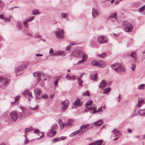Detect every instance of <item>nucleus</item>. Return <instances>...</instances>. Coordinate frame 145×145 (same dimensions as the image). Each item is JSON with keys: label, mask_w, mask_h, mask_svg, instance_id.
Returning a JSON list of instances; mask_svg holds the SVG:
<instances>
[{"label": "nucleus", "mask_w": 145, "mask_h": 145, "mask_svg": "<svg viewBox=\"0 0 145 145\" xmlns=\"http://www.w3.org/2000/svg\"><path fill=\"white\" fill-rule=\"evenodd\" d=\"M111 67L117 72H125V69L123 65L118 63H115L112 64Z\"/></svg>", "instance_id": "nucleus-1"}, {"label": "nucleus", "mask_w": 145, "mask_h": 145, "mask_svg": "<svg viewBox=\"0 0 145 145\" xmlns=\"http://www.w3.org/2000/svg\"><path fill=\"white\" fill-rule=\"evenodd\" d=\"M122 27H125L124 29L125 31L127 32L131 31L133 28L132 24L126 21H124L122 24Z\"/></svg>", "instance_id": "nucleus-2"}, {"label": "nucleus", "mask_w": 145, "mask_h": 145, "mask_svg": "<svg viewBox=\"0 0 145 145\" xmlns=\"http://www.w3.org/2000/svg\"><path fill=\"white\" fill-rule=\"evenodd\" d=\"M81 54L82 55V59L85 61L87 59L88 56L87 54L83 51L80 50H77L72 53L71 55L76 56Z\"/></svg>", "instance_id": "nucleus-3"}, {"label": "nucleus", "mask_w": 145, "mask_h": 145, "mask_svg": "<svg viewBox=\"0 0 145 145\" xmlns=\"http://www.w3.org/2000/svg\"><path fill=\"white\" fill-rule=\"evenodd\" d=\"M59 123L60 127L61 128L62 127V129H63V127H68L73 125L74 123V122L72 120L69 119L67 122L65 123H63L60 120L59 121Z\"/></svg>", "instance_id": "nucleus-4"}, {"label": "nucleus", "mask_w": 145, "mask_h": 145, "mask_svg": "<svg viewBox=\"0 0 145 145\" xmlns=\"http://www.w3.org/2000/svg\"><path fill=\"white\" fill-rule=\"evenodd\" d=\"M54 33L56 37L57 38L62 39L64 37V32L63 29L60 30V29H58L55 31Z\"/></svg>", "instance_id": "nucleus-5"}, {"label": "nucleus", "mask_w": 145, "mask_h": 145, "mask_svg": "<svg viewBox=\"0 0 145 145\" xmlns=\"http://www.w3.org/2000/svg\"><path fill=\"white\" fill-rule=\"evenodd\" d=\"M97 40L101 44L106 43L108 40V38L106 36L101 35L99 37L97 38Z\"/></svg>", "instance_id": "nucleus-6"}, {"label": "nucleus", "mask_w": 145, "mask_h": 145, "mask_svg": "<svg viewBox=\"0 0 145 145\" xmlns=\"http://www.w3.org/2000/svg\"><path fill=\"white\" fill-rule=\"evenodd\" d=\"M34 92L36 99H39L41 98L40 95L42 93V90L40 88H36L34 89Z\"/></svg>", "instance_id": "nucleus-7"}, {"label": "nucleus", "mask_w": 145, "mask_h": 145, "mask_svg": "<svg viewBox=\"0 0 145 145\" xmlns=\"http://www.w3.org/2000/svg\"><path fill=\"white\" fill-rule=\"evenodd\" d=\"M10 117L13 121H15L18 118V114L17 111L13 110L10 113Z\"/></svg>", "instance_id": "nucleus-8"}, {"label": "nucleus", "mask_w": 145, "mask_h": 145, "mask_svg": "<svg viewBox=\"0 0 145 145\" xmlns=\"http://www.w3.org/2000/svg\"><path fill=\"white\" fill-rule=\"evenodd\" d=\"M26 109L25 108H22V112L18 114V117L20 119H24L25 117Z\"/></svg>", "instance_id": "nucleus-9"}, {"label": "nucleus", "mask_w": 145, "mask_h": 145, "mask_svg": "<svg viewBox=\"0 0 145 145\" xmlns=\"http://www.w3.org/2000/svg\"><path fill=\"white\" fill-rule=\"evenodd\" d=\"M0 82H3L4 86H6L9 84V81L8 79L6 78L3 77L1 76H0Z\"/></svg>", "instance_id": "nucleus-10"}, {"label": "nucleus", "mask_w": 145, "mask_h": 145, "mask_svg": "<svg viewBox=\"0 0 145 145\" xmlns=\"http://www.w3.org/2000/svg\"><path fill=\"white\" fill-rule=\"evenodd\" d=\"M96 106L93 105L91 107H88V111L91 114H94L96 112Z\"/></svg>", "instance_id": "nucleus-11"}, {"label": "nucleus", "mask_w": 145, "mask_h": 145, "mask_svg": "<svg viewBox=\"0 0 145 145\" xmlns=\"http://www.w3.org/2000/svg\"><path fill=\"white\" fill-rule=\"evenodd\" d=\"M69 103V101L67 100H66L64 101H62L61 102L62 110H64L68 107Z\"/></svg>", "instance_id": "nucleus-12"}, {"label": "nucleus", "mask_w": 145, "mask_h": 145, "mask_svg": "<svg viewBox=\"0 0 145 145\" xmlns=\"http://www.w3.org/2000/svg\"><path fill=\"white\" fill-rule=\"evenodd\" d=\"M56 133V131L55 130L51 129L48 131L47 135L48 137H53Z\"/></svg>", "instance_id": "nucleus-13"}, {"label": "nucleus", "mask_w": 145, "mask_h": 145, "mask_svg": "<svg viewBox=\"0 0 145 145\" xmlns=\"http://www.w3.org/2000/svg\"><path fill=\"white\" fill-rule=\"evenodd\" d=\"M99 14V12L97 10L94 8L92 9V14L93 18H96Z\"/></svg>", "instance_id": "nucleus-14"}, {"label": "nucleus", "mask_w": 145, "mask_h": 145, "mask_svg": "<svg viewBox=\"0 0 145 145\" xmlns=\"http://www.w3.org/2000/svg\"><path fill=\"white\" fill-rule=\"evenodd\" d=\"M65 55L66 53L65 52L62 51H59L54 52L53 54H52V55L56 56H64Z\"/></svg>", "instance_id": "nucleus-15"}, {"label": "nucleus", "mask_w": 145, "mask_h": 145, "mask_svg": "<svg viewBox=\"0 0 145 145\" xmlns=\"http://www.w3.org/2000/svg\"><path fill=\"white\" fill-rule=\"evenodd\" d=\"M27 65L25 64H23L17 67L15 71L17 72L23 70L25 68L27 67Z\"/></svg>", "instance_id": "nucleus-16"}, {"label": "nucleus", "mask_w": 145, "mask_h": 145, "mask_svg": "<svg viewBox=\"0 0 145 145\" xmlns=\"http://www.w3.org/2000/svg\"><path fill=\"white\" fill-rule=\"evenodd\" d=\"M23 95H24L25 97L27 98L31 97L32 98H33V97L32 95V93L28 91H25L23 93Z\"/></svg>", "instance_id": "nucleus-17"}, {"label": "nucleus", "mask_w": 145, "mask_h": 145, "mask_svg": "<svg viewBox=\"0 0 145 145\" xmlns=\"http://www.w3.org/2000/svg\"><path fill=\"white\" fill-rule=\"evenodd\" d=\"M138 11L142 14L145 15V5L140 7L138 10Z\"/></svg>", "instance_id": "nucleus-18"}, {"label": "nucleus", "mask_w": 145, "mask_h": 145, "mask_svg": "<svg viewBox=\"0 0 145 145\" xmlns=\"http://www.w3.org/2000/svg\"><path fill=\"white\" fill-rule=\"evenodd\" d=\"M90 125H91V126L89 128V129H91L93 127V123H91V124H87L86 125H82L80 127V129H80V130L81 129H86L88 128V126H90Z\"/></svg>", "instance_id": "nucleus-19"}, {"label": "nucleus", "mask_w": 145, "mask_h": 145, "mask_svg": "<svg viewBox=\"0 0 145 145\" xmlns=\"http://www.w3.org/2000/svg\"><path fill=\"white\" fill-rule=\"evenodd\" d=\"M95 126L96 127H98L101 126L103 123V121L102 120H100L98 121H95L94 123Z\"/></svg>", "instance_id": "nucleus-20"}, {"label": "nucleus", "mask_w": 145, "mask_h": 145, "mask_svg": "<svg viewBox=\"0 0 145 145\" xmlns=\"http://www.w3.org/2000/svg\"><path fill=\"white\" fill-rule=\"evenodd\" d=\"M103 141L102 140H97L96 142H93L89 144V145H101Z\"/></svg>", "instance_id": "nucleus-21"}, {"label": "nucleus", "mask_w": 145, "mask_h": 145, "mask_svg": "<svg viewBox=\"0 0 145 145\" xmlns=\"http://www.w3.org/2000/svg\"><path fill=\"white\" fill-rule=\"evenodd\" d=\"M82 102L80 101L79 99H77L74 102V105L75 106H80L82 105Z\"/></svg>", "instance_id": "nucleus-22"}, {"label": "nucleus", "mask_w": 145, "mask_h": 145, "mask_svg": "<svg viewBox=\"0 0 145 145\" xmlns=\"http://www.w3.org/2000/svg\"><path fill=\"white\" fill-rule=\"evenodd\" d=\"M97 74L96 73L93 75V74H91L90 75V78L92 80L95 81H97Z\"/></svg>", "instance_id": "nucleus-23"}, {"label": "nucleus", "mask_w": 145, "mask_h": 145, "mask_svg": "<svg viewBox=\"0 0 145 145\" xmlns=\"http://www.w3.org/2000/svg\"><path fill=\"white\" fill-rule=\"evenodd\" d=\"M106 85V81L105 80H102L99 86V87L102 88V89L105 87Z\"/></svg>", "instance_id": "nucleus-24"}, {"label": "nucleus", "mask_w": 145, "mask_h": 145, "mask_svg": "<svg viewBox=\"0 0 145 145\" xmlns=\"http://www.w3.org/2000/svg\"><path fill=\"white\" fill-rule=\"evenodd\" d=\"M138 104L137 105L139 107H141L142 105L145 103L144 100L142 99H138Z\"/></svg>", "instance_id": "nucleus-25"}, {"label": "nucleus", "mask_w": 145, "mask_h": 145, "mask_svg": "<svg viewBox=\"0 0 145 145\" xmlns=\"http://www.w3.org/2000/svg\"><path fill=\"white\" fill-rule=\"evenodd\" d=\"M34 133H35L38 134L40 136V138L43 137L44 135V134L43 132L40 133L39 131L37 129H35Z\"/></svg>", "instance_id": "nucleus-26"}, {"label": "nucleus", "mask_w": 145, "mask_h": 145, "mask_svg": "<svg viewBox=\"0 0 145 145\" xmlns=\"http://www.w3.org/2000/svg\"><path fill=\"white\" fill-rule=\"evenodd\" d=\"M106 65L105 62L103 61H99L98 67L103 68Z\"/></svg>", "instance_id": "nucleus-27"}, {"label": "nucleus", "mask_w": 145, "mask_h": 145, "mask_svg": "<svg viewBox=\"0 0 145 145\" xmlns=\"http://www.w3.org/2000/svg\"><path fill=\"white\" fill-rule=\"evenodd\" d=\"M66 78L70 80H74L76 79V77L73 75L69 76L68 74L67 75Z\"/></svg>", "instance_id": "nucleus-28"}, {"label": "nucleus", "mask_w": 145, "mask_h": 145, "mask_svg": "<svg viewBox=\"0 0 145 145\" xmlns=\"http://www.w3.org/2000/svg\"><path fill=\"white\" fill-rule=\"evenodd\" d=\"M61 18L67 19L68 20V14L64 12H62L61 13Z\"/></svg>", "instance_id": "nucleus-29"}, {"label": "nucleus", "mask_w": 145, "mask_h": 145, "mask_svg": "<svg viewBox=\"0 0 145 145\" xmlns=\"http://www.w3.org/2000/svg\"><path fill=\"white\" fill-rule=\"evenodd\" d=\"M81 131V130L80 129H78L77 131H75L74 132L72 133L69 135L70 137H72L74 136L77 134L79 133Z\"/></svg>", "instance_id": "nucleus-30"}, {"label": "nucleus", "mask_w": 145, "mask_h": 145, "mask_svg": "<svg viewBox=\"0 0 145 145\" xmlns=\"http://www.w3.org/2000/svg\"><path fill=\"white\" fill-rule=\"evenodd\" d=\"M137 54L135 52H133L131 54V56L135 61L137 60Z\"/></svg>", "instance_id": "nucleus-31"}, {"label": "nucleus", "mask_w": 145, "mask_h": 145, "mask_svg": "<svg viewBox=\"0 0 145 145\" xmlns=\"http://www.w3.org/2000/svg\"><path fill=\"white\" fill-rule=\"evenodd\" d=\"M99 61H93L91 62V64L92 66H98Z\"/></svg>", "instance_id": "nucleus-32"}, {"label": "nucleus", "mask_w": 145, "mask_h": 145, "mask_svg": "<svg viewBox=\"0 0 145 145\" xmlns=\"http://www.w3.org/2000/svg\"><path fill=\"white\" fill-rule=\"evenodd\" d=\"M138 112L141 116H145V110H139Z\"/></svg>", "instance_id": "nucleus-33"}, {"label": "nucleus", "mask_w": 145, "mask_h": 145, "mask_svg": "<svg viewBox=\"0 0 145 145\" xmlns=\"http://www.w3.org/2000/svg\"><path fill=\"white\" fill-rule=\"evenodd\" d=\"M116 13V12L114 13H112L110 14L109 16V18H115V20H117Z\"/></svg>", "instance_id": "nucleus-34"}, {"label": "nucleus", "mask_w": 145, "mask_h": 145, "mask_svg": "<svg viewBox=\"0 0 145 145\" xmlns=\"http://www.w3.org/2000/svg\"><path fill=\"white\" fill-rule=\"evenodd\" d=\"M40 13L41 12H39L38 9H35L32 12V14L34 15H36Z\"/></svg>", "instance_id": "nucleus-35"}, {"label": "nucleus", "mask_w": 145, "mask_h": 145, "mask_svg": "<svg viewBox=\"0 0 145 145\" xmlns=\"http://www.w3.org/2000/svg\"><path fill=\"white\" fill-rule=\"evenodd\" d=\"M39 108V106L38 105H36L34 106L33 105H31L30 107V108L33 110H37Z\"/></svg>", "instance_id": "nucleus-36"}, {"label": "nucleus", "mask_w": 145, "mask_h": 145, "mask_svg": "<svg viewBox=\"0 0 145 145\" xmlns=\"http://www.w3.org/2000/svg\"><path fill=\"white\" fill-rule=\"evenodd\" d=\"M111 88L110 87H108V88L104 89L103 91V93L105 94H106L110 91Z\"/></svg>", "instance_id": "nucleus-37"}, {"label": "nucleus", "mask_w": 145, "mask_h": 145, "mask_svg": "<svg viewBox=\"0 0 145 145\" xmlns=\"http://www.w3.org/2000/svg\"><path fill=\"white\" fill-rule=\"evenodd\" d=\"M145 87V84H141L138 86V88L139 89L143 90Z\"/></svg>", "instance_id": "nucleus-38"}, {"label": "nucleus", "mask_w": 145, "mask_h": 145, "mask_svg": "<svg viewBox=\"0 0 145 145\" xmlns=\"http://www.w3.org/2000/svg\"><path fill=\"white\" fill-rule=\"evenodd\" d=\"M77 80L78 84L80 86H82L83 81L82 79H81L80 78H77Z\"/></svg>", "instance_id": "nucleus-39"}, {"label": "nucleus", "mask_w": 145, "mask_h": 145, "mask_svg": "<svg viewBox=\"0 0 145 145\" xmlns=\"http://www.w3.org/2000/svg\"><path fill=\"white\" fill-rule=\"evenodd\" d=\"M93 103L92 101L91 100H89L85 104L86 106H90Z\"/></svg>", "instance_id": "nucleus-40"}, {"label": "nucleus", "mask_w": 145, "mask_h": 145, "mask_svg": "<svg viewBox=\"0 0 145 145\" xmlns=\"http://www.w3.org/2000/svg\"><path fill=\"white\" fill-rule=\"evenodd\" d=\"M83 96H90V95L89 93V91L88 90H86L85 92H83L82 93Z\"/></svg>", "instance_id": "nucleus-41"}, {"label": "nucleus", "mask_w": 145, "mask_h": 145, "mask_svg": "<svg viewBox=\"0 0 145 145\" xmlns=\"http://www.w3.org/2000/svg\"><path fill=\"white\" fill-rule=\"evenodd\" d=\"M97 56L101 58H103L106 56V53L104 52L103 53L100 55L98 54Z\"/></svg>", "instance_id": "nucleus-42"}, {"label": "nucleus", "mask_w": 145, "mask_h": 145, "mask_svg": "<svg viewBox=\"0 0 145 145\" xmlns=\"http://www.w3.org/2000/svg\"><path fill=\"white\" fill-rule=\"evenodd\" d=\"M76 44L74 43H71L66 48V50H69L70 49L71 47L73 45H75Z\"/></svg>", "instance_id": "nucleus-43"}, {"label": "nucleus", "mask_w": 145, "mask_h": 145, "mask_svg": "<svg viewBox=\"0 0 145 145\" xmlns=\"http://www.w3.org/2000/svg\"><path fill=\"white\" fill-rule=\"evenodd\" d=\"M114 134L115 136L117 137H119L120 135V134L119 131H117L116 132H114Z\"/></svg>", "instance_id": "nucleus-44"}, {"label": "nucleus", "mask_w": 145, "mask_h": 145, "mask_svg": "<svg viewBox=\"0 0 145 145\" xmlns=\"http://www.w3.org/2000/svg\"><path fill=\"white\" fill-rule=\"evenodd\" d=\"M18 104V101H16L15 100L14 101L11 103V105L12 106H15L17 105Z\"/></svg>", "instance_id": "nucleus-45"}, {"label": "nucleus", "mask_w": 145, "mask_h": 145, "mask_svg": "<svg viewBox=\"0 0 145 145\" xmlns=\"http://www.w3.org/2000/svg\"><path fill=\"white\" fill-rule=\"evenodd\" d=\"M23 24L24 26L27 29L28 28V27L27 25V22L26 21L24 20L23 22Z\"/></svg>", "instance_id": "nucleus-46"}, {"label": "nucleus", "mask_w": 145, "mask_h": 145, "mask_svg": "<svg viewBox=\"0 0 145 145\" xmlns=\"http://www.w3.org/2000/svg\"><path fill=\"white\" fill-rule=\"evenodd\" d=\"M58 127V125L56 124H54L52 127L51 129L55 130V129H56Z\"/></svg>", "instance_id": "nucleus-47"}, {"label": "nucleus", "mask_w": 145, "mask_h": 145, "mask_svg": "<svg viewBox=\"0 0 145 145\" xmlns=\"http://www.w3.org/2000/svg\"><path fill=\"white\" fill-rule=\"evenodd\" d=\"M103 107L102 106L99 107L98 108L97 110L96 109V112H103Z\"/></svg>", "instance_id": "nucleus-48"}, {"label": "nucleus", "mask_w": 145, "mask_h": 145, "mask_svg": "<svg viewBox=\"0 0 145 145\" xmlns=\"http://www.w3.org/2000/svg\"><path fill=\"white\" fill-rule=\"evenodd\" d=\"M24 136L25 137V140L24 142V144H27L29 142V140L26 137V135H24Z\"/></svg>", "instance_id": "nucleus-49"}, {"label": "nucleus", "mask_w": 145, "mask_h": 145, "mask_svg": "<svg viewBox=\"0 0 145 145\" xmlns=\"http://www.w3.org/2000/svg\"><path fill=\"white\" fill-rule=\"evenodd\" d=\"M17 27L19 29H20L22 28V25L20 23H17Z\"/></svg>", "instance_id": "nucleus-50"}, {"label": "nucleus", "mask_w": 145, "mask_h": 145, "mask_svg": "<svg viewBox=\"0 0 145 145\" xmlns=\"http://www.w3.org/2000/svg\"><path fill=\"white\" fill-rule=\"evenodd\" d=\"M48 96L47 94H44L42 95V98L43 99H46L48 98Z\"/></svg>", "instance_id": "nucleus-51"}, {"label": "nucleus", "mask_w": 145, "mask_h": 145, "mask_svg": "<svg viewBox=\"0 0 145 145\" xmlns=\"http://www.w3.org/2000/svg\"><path fill=\"white\" fill-rule=\"evenodd\" d=\"M33 130V128L32 127H31L30 128H27L25 129V133L27 132H29L31 130Z\"/></svg>", "instance_id": "nucleus-52"}, {"label": "nucleus", "mask_w": 145, "mask_h": 145, "mask_svg": "<svg viewBox=\"0 0 145 145\" xmlns=\"http://www.w3.org/2000/svg\"><path fill=\"white\" fill-rule=\"evenodd\" d=\"M34 16H32L29 19L26 20L27 22H30L33 20L35 18Z\"/></svg>", "instance_id": "nucleus-53"}, {"label": "nucleus", "mask_w": 145, "mask_h": 145, "mask_svg": "<svg viewBox=\"0 0 145 145\" xmlns=\"http://www.w3.org/2000/svg\"><path fill=\"white\" fill-rule=\"evenodd\" d=\"M85 61L82 59V60L79 61L76 64V65H79L80 64H82L84 63Z\"/></svg>", "instance_id": "nucleus-54"}, {"label": "nucleus", "mask_w": 145, "mask_h": 145, "mask_svg": "<svg viewBox=\"0 0 145 145\" xmlns=\"http://www.w3.org/2000/svg\"><path fill=\"white\" fill-rule=\"evenodd\" d=\"M59 79H60V78H57L55 82H54V86H55L56 87V86H57V84H58V81L59 80Z\"/></svg>", "instance_id": "nucleus-55"}, {"label": "nucleus", "mask_w": 145, "mask_h": 145, "mask_svg": "<svg viewBox=\"0 0 145 145\" xmlns=\"http://www.w3.org/2000/svg\"><path fill=\"white\" fill-rule=\"evenodd\" d=\"M132 66L131 67V69L133 71H134L136 68V65L134 64H132Z\"/></svg>", "instance_id": "nucleus-56"}, {"label": "nucleus", "mask_w": 145, "mask_h": 145, "mask_svg": "<svg viewBox=\"0 0 145 145\" xmlns=\"http://www.w3.org/2000/svg\"><path fill=\"white\" fill-rule=\"evenodd\" d=\"M41 74H42V73H40L39 74V75H38V76H37V80L38 82H39L40 80V79H40V77H41L40 75Z\"/></svg>", "instance_id": "nucleus-57"}, {"label": "nucleus", "mask_w": 145, "mask_h": 145, "mask_svg": "<svg viewBox=\"0 0 145 145\" xmlns=\"http://www.w3.org/2000/svg\"><path fill=\"white\" fill-rule=\"evenodd\" d=\"M60 138H54L53 139V142L54 143H55L57 142V141L60 140Z\"/></svg>", "instance_id": "nucleus-58"}, {"label": "nucleus", "mask_w": 145, "mask_h": 145, "mask_svg": "<svg viewBox=\"0 0 145 145\" xmlns=\"http://www.w3.org/2000/svg\"><path fill=\"white\" fill-rule=\"evenodd\" d=\"M40 73V72H34L33 74V76L35 77H37V76H38V75H39V74Z\"/></svg>", "instance_id": "nucleus-59"}, {"label": "nucleus", "mask_w": 145, "mask_h": 145, "mask_svg": "<svg viewBox=\"0 0 145 145\" xmlns=\"http://www.w3.org/2000/svg\"><path fill=\"white\" fill-rule=\"evenodd\" d=\"M3 20L5 22H8L10 20V19L9 18H4V19H3Z\"/></svg>", "instance_id": "nucleus-60"}, {"label": "nucleus", "mask_w": 145, "mask_h": 145, "mask_svg": "<svg viewBox=\"0 0 145 145\" xmlns=\"http://www.w3.org/2000/svg\"><path fill=\"white\" fill-rule=\"evenodd\" d=\"M4 3L3 1L0 0V7H1L4 5Z\"/></svg>", "instance_id": "nucleus-61"}, {"label": "nucleus", "mask_w": 145, "mask_h": 145, "mask_svg": "<svg viewBox=\"0 0 145 145\" xmlns=\"http://www.w3.org/2000/svg\"><path fill=\"white\" fill-rule=\"evenodd\" d=\"M20 97V95H18L15 98V100L16 101H18V100L19 99Z\"/></svg>", "instance_id": "nucleus-62"}, {"label": "nucleus", "mask_w": 145, "mask_h": 145, "mask_svg": "<svg viewBox=\"0 0 145 145\" xmlns=\"http://www.w3.org/2000/svg\"><path fill=\"white\" fill-rule=\"evenodd\" d=\"M60 138V140H64L66 138V137L65 136H62L61 137H59Z\"/></svg>", "instance_id": "nucleus-63"}, {"label": "nucleus", "mask_w": 145, "mask_h": 145, "mask_svg": "<svg viewBox=\"0 0 145 145\" xmlns=\"http://www.w3.org/2000/svg\"><path fill=\"white\" fill-rule=\"evenodd\" d=\"M54 52V50L52 48H51L49 52V53L50 54H51L52 53Z\"/></svg>", "instance_id": "nucleus-64"}]
</instances>
